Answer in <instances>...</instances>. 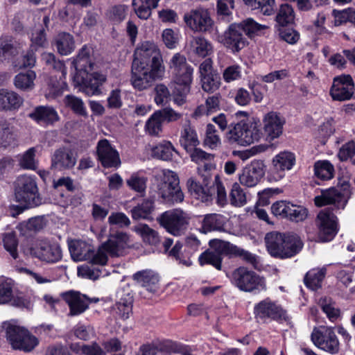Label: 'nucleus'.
I'll list each match as a JSON object with an SVG mask.
<instances>
[{
    "mask_svg": "<svg viewBox=\"0 0 355 355\" xmlns=\"http://www.w3.org/2000/svg\"><path fill=\"white\" fill-rule=\"evenodd\" d=\"M265 242L269 254L279 259L291 258L297 254L303 247L300 238L293 233L270 232L266 234Z\"/></svg>",
    "mask_w": 355,
    "mask_h": 355,
    "instance_id": "obj_1",
    "label": "nucleus"
},
{
    "mask_svg": "<svg viewBox=\"0 0 355 355\" xmlns=\"http://www.w3.org/2000/svg\"><path fill=\"white\" fill-rule=\"evenodd\" d=\"M202 184L191 178L187 181V188L190 193L202 202H208L212 200V196L217 194V203L223 206L227 202V193L218 175L215 176L214 181L211 184V178L208 172L202 175Z\"/></svg>",
    "mask_w": 355,
    "mask_h": 355,
    "instance_id": "obj_2",
    "label": "nucleus"
},
{
    "mask_svg": "<svg viewBox=\"0 0 355 355\" xmlns=\"http://www.w3.org/2000/svg\"><path fill=\"white\" fill-rule=\"evenodd\" d=\"M153 187L158 198H161L164 203L174 205L184 200L179 178L175 172L168 171L164 173L163 178L157 180Z\"/></svg>",
    "mask_w": 355,
    "mask_h": 355,
    "instance_id": "obj_3",
    "label": "nucleus"
},
{
    "mask_svg": "<svg viewBox=\"0 0 355 355\" xmlns=\"http://www.w3.org/2000/svg\"><path fill=\"white\" fill-rule=\"evenodd\" d=\"M128 241L129 237L126 233L119 232L110 234L108 239L99 246L94 256V262L96 264L104 266L107 262L108 255L112 257L123 256Z\"/></svg>",
    "mask_w": 355,
    "mask_h": 355,
    "instance_id": "obj_4",
    "label": "nucleus"
},
{
    "mask_svg": "<svg viewBox=\"0 0 355 355\" xmlns=\"http://www.w3.org/2000/svg\"><path fill=\"white\" fill-rule=\"evenodd\" d=\"M260 123L254 119L247 122L241 121L229 130L227 138L230 144L241 146L250 145L258 141L262 137Z\"/></svg>",
    "mask_w": 355,
    "mask_h": 355,
    "instance_id": "obj_5",
    "label": "nucleus"
},
{
    "mask_svg": "<svg viewBox=\"0 0 355 355\" xmlns=\"http://www.w3.org/2000/svg\"><path fill=\"white\" fill-rule=\"evenodd\" d=\"M15 196L16 200L27 207H37L42 202L38 192L35 176L23 175L15 181Z\"/></svg>",
    "mask_w": 355,
    "mask_h": 355,
    "instance_id": "obj_6",
    "label": "nucleus"
},
{
    "mask_svg": "<svg viewBox=\"0 0 355 355\" xmlns=\"http://www.w3.org/2000/svg\"><path fill=\"white\" fill-rule=\"evenodd\" d=\"M7 340L14 349L26 352L32 351L38 344V339L24 327L9 323L6 328Z\"/></svg>",
    "mask_w": 355,
    "mask_h": 355,
    "instance_id": "obj_7",
    "label": "nucleus"
},
{
    "mask_svg": "<svg viewBox=\"0 0 355 355\" xmlns=\"http://www.w3.org/2000/svg\"><path fill=\"white\" fill-rule=\"evenodd\" d=\"M164 73V69L132 63L130 82L135 89L143 91L150 87L156 80L162 79Z\"/></svg>",
    "mask_w": 355,
    "mask_h": 355,
    "instance_id": "obj_8",
    "label": "nucleus"
},
{
    "mask_svg": "<svg viewBox=\"0 0 355 355\" xmlns=\"http://www.w3.org/2000/svg\"><path fill=\"white\" fill-rule=\"evenodd\" d=\"M232 283L244 292H260L266 290L264 278L245 267H239L232 274Z\"/></svg>",
    "mask_w": 355,
    "mask_h": 355,
    "instance_id": "obj_9",
    "label": "nucleus"
},
{
    "mask_svg": "<svg viewBox=\"0 0 355 355\" xmlns=\"http://www.w3.org/2000/svg\"><path fill=\"white\" fill-rule=\"evenodd\" d=\"M189 214L180 209L166 211L162 214L157 221L162 227L174 236L184 233L189 224Z\"/></svg>",
    "mask_w": 355,
    "mask_h": 355,
    "instance_id": "obj_10",
    "label": "nucleus"
},
{
    "mask_svg": "<svg viewBox=\"0 0 355 355\" xmlns=\"http://www.w3.org/2000/svg\"><path fill=\"white\" fill-rule=\"evenodd\" d=\"M349 188V183L345 181L342 184V189L331 187L323 190L320 196L315 197V205L317 207L334 205L338 209H344L350 198Z\"/></svg>",
    "mask_w": 355,
    "mask_h": 355,
    "instance_id": "obj_11",
    "label": "nucleus"
},
{
    "mask_svg": "<svg viewBox=\"0 0 355 355\" xmlns=\"http://www.w3.org/2000/svg\"><path fill=\"white\" fill-rule=\"evenodd\" d=\"M134 57L132 63L165 69L160 51L153 42H143L136 49Z\"/></svg>",
    "mask_w": 355,
    "mask_h": 355,
    "instance_id": "obj_12",
    "label": "nucleus"
},
{
    "mask_svg": "<svg viewBox=\"0 0 355 355\" xmlns=\"http://www.w3.org/2000/svg\"><path fill=\"white\" fill-rule=\"evenodd\" d=\"M30 252L33 257L49 263H56L62 257L60 245L49 240L37 241L31 247Z\"/></svg>",
    "mask_w": 355,
    "mask_h": 355,
    "instance_id": "obj_13",
    "label": "nucleus"
},
{
    "mask_svg": "<svg viewBox=\"0 0 355 355\" xmlns=\"http://www.w3.org/2000/svg\"><path fill=\"white\" fill-rule=\"evenodd\" d=\"M169 68L173 74V80L177 85H191L193 69L187 63L184 55L179 53L174 54L170 60Z\"/></svg>",
    "mask_w": 355,
    "mask_h": 355,
    "instance_id": "obj_14",
    "label": "nucleus"
},
{
    "mask_svg": "<svg viewBox=\"0 0 355 355\" xmlns=\"http://www.w3.org/2000/svg\"><path fill=\"white\" fill-rule=\"evenodd\" d=\"M210 244L214 250H207L202 252L198 258L199 263L201 266L211 265L220 270L222 266V254L232 252L234 247L230 243L220 240L211 241Z\"/></svg>",
    "mask_w": 355,
    "mask_h": 355,
    "instance_id": "obj_15",
    "label": "nucleus"
},
{
    "mask_svg": "<svg viewBox=\"0 0 355 355\" xmlns=\"http://www.w3.org/2000/svg\"><path fill=\"white\" fill-rule=\"evenodd\" d=\"M219 42L232 53H238L248 44L241 25L238 23H232L229 25L220 37Z\"/></svg>",
    "mask_w": 355,
    "mask_h": 355,
    "instance_id": "obj_16",
    "label": "nucleus"
},
{
    "mask_svg": "<svg viewBox=\"0 0 355 355\" xmlns=\"http://www.w3.org/2000/svg\"><path fill=\"white\" fill-rule=\"evenodd\" d=\"M90 72L77 73L73 78L75 86H79L80 90L87 96L99 94L100 87L105 81L106 78L103 74Z\"/></svg>",
    "mask_w": 355,
    "mask_h": 355,
    "instance_id": "obj_17",
    "label": "nucleus"
},
{
    "mask_svg": "<svg viewBox=\"0 0 355 355\" xmlns=\"http://www.w3.org/2000/svg\"><path fill=\"white\" fill-rule=\"evenodd\" d=\"M63 300L68 305L69 317L78 316L85 313L92 302H97L98 299L89 298L78 291H69L61 295Z\"/></svg>",
    "mask_w": 355,
    "mask_h": 355,
    "instance_id": "obj_18",
    "label": "nucleus"
},
{
    "mask_svg": "<svg viewBox=\"0 0 355 355\" xmlns=\"http://www.w3.org/2000/svg\"><path fill=\"white\" fill-rule=\"evenodd\" d=\"M184 21L195 32H207L214 24L207 10L202 8L192 9L185 13Z\"/></svg>",
    "mask_w": 355,
    "mask_h": 355,
    "instance_id": "obj_19",
    "label": "nucleus"
},
{
    "mask_svg": "<svg viewBox=\"0 0 355 355\" xmlns=\"http://www.w3.org/2000/svg\"><path fill=\"white\" fill-rule=\"evenodd\" d=\"M320 238L322 241L331 240L338 231L336 216L328 209L319 212L316 219Z\"/></svg>",
    "mask_w": 355,
    "mask_h": 355,
    "instance_id": "obj_20",
    "label": "nucleus"
},
{
    "mask_svg": "<svg viewBox=\"0 0 355 355\" xmlns=\"http://www.w3.org/2000/svg\"><path fill=\"white\" fill-rule=\"evenodd\" d=\"M254 313L257 319L265 320H286L288 316L285 311L269 298H266L254 306Z\"/></svg>",
    "mask_w": 355,
    "mask_h": 355,
    "instance_id": "obj_21",
    "label": "nucleus"
},
{
    "mask_svg": "<svg viewBox=\"0 0 355 355\" xmlns=\"http://www.w3.org/2000/svg\"><path fill=\"white\" fill-rule=\"evenodd\" d=\"M311 338L316 347L325 352L336 354L339 350L338 340L334 330L331 328L327 329L324 332H321L314 328Z\"/></svg>",
    "mask_w": 355,
    "mask_h": 355,
    "instance_id": "obj_22",
    "label": "nucleus"
},
{
    "mask_svg": "<svg viewBox=\"0 0 355 355\" xmlns=\"http://www.w3.org/2000/svg\"><path fill=\"white\" fill-rule=\"evenodd\" d=\"M98 159L105 168H118L121 165V159L118 151L111 145L110 141L103 139L98 141L96 146Z\"/></svg>",
    "mask_w": 355,
    "mask_h": 355,
    "instance_id": "obj_23",
    "label": "nucleus"
},
{
    "mask_svg": "<svg viewBox=\"0 0 355 355\" xmlns=\"http://www.w3.org/2000/svg\"><path fill=\"white\" fill-rule=\"evenodd\" d=\"M354 92V85L349 75L335 77L330 93L334 100L346 101L351 98Z\"/></svg>",
    "mask_w": 355,
    "mask_h": 355,
    "instance_id": "obj_24",
    "label": "nucleus"
},
{
    "mask_svg": "<svg viewBox=\"0 0 355 355\" xmlns=\"http://www.w3.org/2000/svg\"><path fill=\"white\" fill-rule=\"evenodd\" d=\"M265 166L262 162L254 161L246 166L239 175L240 183L247 187H253L259 184L265 175Z\"/></svg>",
    "mask_w": 355,
    "mask_h": 355,
    "instance_id": "obj_25",
    "label": "nucleus"
},
{
    "mask_svg": "<svg viewBox=\"0 0 355 355\" xmlns=\"http://www.w3.org/2000/svg\"><path fill=\"white\" fill-rule=\"evenodd\" d=\"M185 49L189 56L201 58L209 56L213 52L211 43L201 35L190 37Z\"/></svg>",
    "mask_w": 355,
    "mask_h": 355,
    "instance_id": "obj_26",
    "label": "nucleus"
},
{
    "mask_svg": "<svg viewBox=\"0 0 355 355\" xmlns=\"http://www.w3.org/2000/svg\"><path fill=\"white\" fill-rule=\"evenodd\" d=\"M28 116L37 123L43 125H53L60 121V116L54 107L49 105L35 107Z\"/></svg>",
    "mask_w": 355,
    "mask_h": 355,
    "instance_id": "obj_27",
    "label": "nucleus"
},
{
    "mask_svg": "<svg viewBox=\"0 0 355 355\" xmlns=\"http://www.w3.org/2000/svg\"><path fill=\"white\" fill-rule=\"evenodd\" d=\"M69 250L72 259L76 261H80L91 259L94 262V248L85 241L80 240H71L68 242Z\"/></svg>",
    "mask_w": 355,
    "mask_h": 355,
    "instance_id": "obj_28",
    "label": "nucleus"
},
{
    "mask_svg": "<svg viewBox=\"0 0 355 355\" xmlns=\"http://www.w3.org/2000/svg\"><path fill=\"white\" fill-rule=\"evenodd\" d=\"M76 163L73 152L67 148L57 149L51 157V168L59 170L72 168Z\"/></svg>",
    "mask_w": 355,
    "mask_h": 355,
    "instance_id": "obj_29",
    "label": "nucleus"
},
{
    "mask_svg": "<svg viewBox=\"0 0 355 355\" xmlns=\"http://www.w3.org/2000/svg\"><path fill=\"white\" fill-rule=\"evenodd\" d=\"M264 131L268 138L274 139L282 133L284 121L276 112L268 113L264 119Z\"/></svg>",
    "mask_w": 355,
    "mask_h": 355,
    "instance_id": "obj_30",
    "label": "nucleus"
},
{
    "mask_svg": "<svg viewBox=\"0 0 355 355\" xmlns=\"http://www.w3.org/2000/svg\"><path fill=\"white\" fill-rule=\"evenodd\" d=\"M132 277L138 284L146 288L148 291L155 293L157 291L159 277L152 270L139 271L134 274Z\"/></svg>",
    "mask_w": 355,
    "mask_h": 355,
    "instance_id": "obj_31",
    "label": "nucleus"
},
{
    "mask_svg": "<svg viewBox=\"0 0 355 355\" xmlns=\"http://www.w3.org/2000/svg\"><path fill=\"white\" fill-rule=\"evenodd\" d=\"M23 103V98L16 92L5 89H0V110H15Z\"/></svg>",
    "mask_w": 355,
    "mask_h": 355,
    "instance_id": "obj_32",
    "label": "nucleus"
},
{
    "mask_svg": "<svg viewBox=\"0 0 355 355\" xmlns=\"http://www.w3.org/2000/svg\"><path fill=\"white\" fill-rule=\"evenodd\" d=\"M180 143L188 152L200 144L197 133L195 129L191 125L189 121H187L182 127Z\"/></svg>",
    "mask_w": 355,
    "mask_h": 355,
    "instance_id": "obj_33",
    "label": "nucleus"
},
{
    "mask_svg": "<svg viewBox=\"0 0 355 355\" xmlns=\"http://www.w3.org/2000/svg\"><path fill=\"white\" fill-rule=\"evenodd\" d=\"M90 49L84 45L78 51L76 58L73 60V64L77 73L92 71L94 63L90 59Z\"/></svg>",
    "mask_w": 355,
    "mask_h": 355,
    "instance_id": "obj_34",
    "label": "nucleus"
},
{
    "mask_svg": "<svg viewBox=\"0 0 355 355\" xmlns=\"http://www.w3.org/2000/svg\"><path fill=\"white\" fill-rule=\"evenodd\" d=\"M55 46L60 55H69L75 49L74 38L69 33L65 32L60 33L55 38Z\"/></svg>",
    "mask_w": 355,
    "mask_h": 355,
    "instance_id": "obj_35",
    "label": "nucleus"
},
{
    "mask_svg": "<svg viewBox=\"0 0 355 355\" xmlns=\"http://www.w3.org/2000/svg\"><path fill=\"white\" fill-rule=\"evenodd\" d=\"M35 78V72L32 70H28L17 73L13 79V84L19 90L30 91L34 88Z\"/></svg>",
    "mask_w": 355,
    "mask_h": 355,
    "instance_id": "obj_36",
    "label": "nucleus"
},
{
    "mask_svg": "<svg viewBox=\"0 0 355 355\" xmlns=\"http://www.w3.org/2000/svg\"><path fill=\"white\" fill-rule=\"evenodd\" d=\"M276 28L286 27L295 21V12L288 3H283L279 6L275 17Z\"/></svg>",
    "mask_w": 355,
    "mask_h": 355,
    "instance_id": "obj_37",
    "label": "nucleus"
},
{
    "mask_svg": "<svg viewBox=\"0 0 355 355\" xmlns=\"http://www.w3.org/2000/svg\"><path fill=\"white\" fill-rule=\"evenodd\" d=\"M18 53L12 37L6 36L0 38V62H9Z\"/></svg>",
    "mask_w": 355,
    "mask_h": 355,
    "instance_id": "obj_38",
    "label": "nucleus"
},
{
    "mask_svg": "<svg viewBox=\"0 0 355 355\" xmlns=\"http://www.w3.org/2000/svg\"><path fill=\"white\" fill-rule=\"evenodd\" d=\"M223 218L220 214H209L205 216L200 227V232L207 233L212 231H220L223 228Z\"/></svg>",
    "mask_w": 355,
    "mask_h": 355,
    "instance_id": "obj_39",
    "label": "nucleus"
},
{
    "mask_svg": "<svg viewBox=\"0 0 355 355\" xmlns=\"http://www.w3.org/2000/svg\"><path fill=\"white\" fill-rule=\"evenodd\" d=\"M134 230L141 236L144 243L150 245H157L160 243V237L157 231L146 224H139L134 227Z\"/></svg>",
    "mask_w": 355,
    "mask_h": 355,
    "instance_id": "obj_40",
    "label": "nucleus"
},
{
    "mask_svg": "<svg viewBox=\"0 0 355 355\" xmlns=\"http://www.w3.org/2000/svg\"><path fill=\"white\" fill-rule=\"evenodd\" d=\"M325 274V268H314L309 270L306 274L304 279L306 286L313 291L320 288Z\"/></svg>",
    "mask_w": 355,
    "mask_h": 355,
    "instance_id": "obj_41",
    "label": "nucleus"
},
{
    "mask_svg": "<svg viewBox=\"0 0 355 355\" xmlns=\"http://www.w3.org/2000/svg\"><path fill=\"white\" fill-rule=\"evenodd\" d=\"M314 175L321 180H328L333 178L334 167L327 160H319L314 164Z\"/></svg>",
    "mask_w": 355,
    "mask_h": 355,
    "instance_id": "obj_42",
    "label": "nucleus"
},
{
    "mask_svg": "<svg viewBox=\"0 0 355 355\" xmlns=\"http://www.w3.org/2000/svg\"><path fill=\"white\" fill-rule=\"evenodd\" d=\"M332 16L334 18V25L341 26L349 23L355 26V9L349 8L342 10H333Z\"/></svg>",
    "mask_w": 355,
    "mask_h": 355,
    "instance_id": "obj_43",
    "label": "nucleus"
},
{
    "mask_svg": "<svg viewBox=\"0 0 355 355\" xmlns=\"http://www.w3.org/2000/svg\"><path fill=\"white\" fill-rule=\"evenodd\" d=\"M64 103L66 107L71 110L76 114L84 117L87 116L86 106L81 98L74 95L69 94L64 97Z\"/></svg>",
    "mask_w": 355,
    "mask_h": 355,
    "instance_id": "obj_44",
    "label": "nucleus"
},
{
    "mask_svg": "<svg viewBox=\"0 0 355 355\" xmlns=\"http://www.w3.org/2000/svg\"><path fill=\"white\" fill-rule=\"evenodd\" d=\"M153 209L154 200L146 199L131 210L132 217L135 220L147 219Z\"/></svg>",
    "mask_w": 355,
    "mask_h": 355,
    "instance_id": "obj_45",
    "label": "nucleus"
},
{
    "mask_svg": "<svg viewBox=\"0 0 355 355\" xmlns=\"http://www.w3.org/2000/svg\"><path fill=\"white\" fill-rule=\"evenodd\" d=\"M295 157L289 152H282L278 154L273 159V165L277 170H290L295 164Z\"/></svg>",
    "mask_w": 355,
    "mask_h": 355,
    "instance_id": "obj_46",
    "label": "nucleus"
},
{
    "mask_svg": "<svg viewBox=\"0 0 355 355\" xmlns=\"http://www.w3.org/2000/svg\"><path fill=\"white\" fill-rule=\"evenodd\" d=\"M152 151L155 157L163 160H170L174 153H178L169 141H163L159 144L153 148Z\"/></svg>",
    "mask_w": 355,
    "mask_h": 355,
    "instance_id": "obj_47",
    "label": "nucleus"
},
{
    "mask_svg": "<svg viewBox=\"0 0 355 355\" xmlns=\"http://www.w3.org/2000/svg\"><path fill=\"white\" fill-rule=\"evenodd\" d=\"M245 3L254 10H260L265 15H270L275 11V0H243Z\"/></svg>",
    "mask_w": 355,
    "mask_h": 355,
    "instance_id": "obj_48",
    "label": "nucleus"
},
{
    "mask_svg": "<svg viewBox=\"0 0 355 355\" xmlns=\"http://www.w3.org/2000/svg\"><path fill=\"white\" fill-rule=\"evenodd\" d=\"M147 178L139 173H133L128 179L126 180L128 187L139 193L145 192L147 184Z\"/></svg>",
    "mask_w": 355,
    "mask_h": 355,
    "instance_id": "obj_49",
    "label": "nucleus"
},
{
    "mask_svg": "<svg viewBox=\"0 0 355 355\" xmlns=\"http://www.w3.org/2000/svg\"><path fill=\"white\" fill-rule=\"evenodd\" d=\"M132 6L137 16L141 19H148L155 8L148 0H132Z\"/></svg>",
    "mask_w": 355,
    "mask_h": 355,
    "instance_id": "obj_50",
    "label": "nucleus"
},
{
    "mask_svg": "<svg viewBox=\"0 0 355 355\" xmlns=\"http://www.w3.org/2000/svg\"><path fill=\"white\" fill-rule=\"evenodd\" d=\"M162 123L157 112H155L146 122L145 130L150 136H159L162 132Z\"/></svg>",
    "mask_w": 355,
    "mask_h": 355,
    "instance_id": "obj_51",
    "label": "nucleus"
},
{
    "mask_svg": "<svg viewBox=\"0 0 355 355\" xmlns=\"http://www.w3.org/2000/svg\"><path fill=\"white\" fill-rule=\"evenodd\" d=\"M319 305L331 321L334 322L339 318L340 309L335 307L334 303L332 302L330 298L320 299Z\"/></svg>",
    "mask_w": 355,
    "mask_h": 355,
    "instance_id": "obj_52",
    "label": "nucleus"
},
{
    "mask_svg": "<svg viewBox=\"0 0 355 355\" xmlns=\"http://www.w3.org/2000/svg\"><path fill=\"white\" fill-rule=\"evenodd\" d=\"M3 243L5 250L14 259H16L18 257V240L16 234L12 232L4 234Z\"/></svg>",
    "mask_w": 355,
    "mask_h": 355,
    "instance_id": "obj_53",
    "label": "nucleus"
},
{
    "mask_svg": "<svg viewBox=\"0 0 355 355\" xmlns=\"http://www.w3.org/2000/svg\"><path fill=\"white\" fill-rule=\"evenodd\" d=\"M204 145L211 149H216L220 145V139L217 134V130L213 124L209 123L206 127Z\"/></svg>",
    "mask_w": 355,
    "mask_h": 355,
    "instance_id": "obj_54",
    "label": "nucleus"
},
{
    "mask_svg": "<svg viewBox=\"0 0 355 355\" xmlns=\"http://www.w3.org/2000/svg\"><path fill=\"white\" fill-rule=\"evenodd\" d=\"M201 87L207 93H214L220 86V78L216 73L211 76L200 78Z\"/></svg>",
    "mask_w": 355,
    "mask_h": 355,
    "instance_id": "obj_55",
    "label": "nucleus"
},
{
    "mask_svg": "<svg viewBox=\"0 0 355 355\" xmlns=\"http://www.w3.org/2000/svg\"><path fill=\"white\" fill-rule=\"evenodd\" d=\"M238 24L241 25L243 33L250 37L257 35L261 31L267 28L266 26L257 23L252 18H248Z\"/></svg>",
    "mask_w": 355,
    "mask_h": 355,
    "instance_id": "obj_56",
    "label": "nucleus"
},
{
    "mask_svg": "<svg viewBox=\"0 0 355 355\" xmlns=\"http://www.w3.org/2000/svg\"><path fill=\"white\" fill-rule=\"evenodd\" d=\"M36 149L30 148L21 157L19 160V166L24 169L35 170L37 168V161L35 158Z\"/></svg>",
    "mask_w": 355,
    "mask_h": 355,
    "instance_id": "obj_57",
    "label": "nucleus"
},
{
    "mask_svg": "<svg viewBox=\"0 0 355 355\" xmlns=\"http://www.w3.org/2000/svg\"><path fill=\"white\" fill-rule=\"evenodd\" d=\"M114 310L116 313L123 320L128 319L132 311V300L130 297L128 299H121L117 302L114 306Z\"/></svg>",
    "mask_w": 355,
    "mask_h": 355,
    "instance_id": "obj_58",
    "label": "nucleus"
},
{
    "mask_svg": "<svg viewBox=\"0 0 355 355\" xmlns=\"http://www.w3.org/2000/svg\"><path fill=\"white\" fill-rule=\"evenodd\" d=\"M42 60L50 68H53L58 71H60L62 76L66 74V69L64 62L60 60H56L55 56L53 53H42Z\"/></svg>",
    "mask_w": 355,
    "mask_h": 355,
    "instance_id": "obj_59",
    "label": "nucleus"
},
{
    "mask_svg": "<svg viewBox=\"0 0 355 355\" xmlns=\"http://www.w3.org/2000/svg\"><path fill=\"white\" fill-rule=\"evenodd\" d=\"M12 297L11 280L0 279V304L10 302Z\"/></svg>",
    "mask_w": 355,
    "mask_h": 355,
    "instance_id": "obj_60",
    "label": "nucleus"
},
{
    "mask_svg": "<svg viewBox=\"0 0 355 355\" xmlns=\"http://www.w3.org/2000/svg\"><path fill=\"white\" fill-rule=\"evenodd\" d=\"M230 200L233 205L241 207L245 204L246 196L238 183H234L230 193Z\"/></svg>",
    "mask_w": 355,
    "mask_h": 355,
    "instance_id": "obj_61",
    "label": "nucleus"
},
{
    "mask_svg": "<svg viewBox=\"0 0 355 355\" xmlns=\"http://www.w3.org/2000/svg\"><path fill=\"white\" fill-rule=\"evenodd\" d=\"M277 29L280 39L290 44H294L300 40V33L293 28L278 27Z\"/></svg>",
    "mask_w": 355,
    "mask_h": 355,
    "instance_id": "obj_62",
    "label": "nucleus"
},
{
    "mask_svg": "<svg viewBox=\"0 0 355 355\" xmlns=\"http://www.w3.org/2000/svg\"><path fill=\"white\" fill-rule=\"evenodd\" d=\"M288 219L293 222H301L304 220L308 216V211L302 206L291 203Z\"/></svg>",
    "mask_w": 355,
    "mask_h": 355,
    "instance_id": "obj_63",
    "label": "nucleus"
},
{
    "mask_svg": "<svg viewBox=\"0 0 355 355\" xmlns=\"http://www.w3.org/2000/svg\"><path fill=\"white\" fill-rule=\"evenodd\" d=\"M241 76V67L238 64L229 66L223 72V78L226 83L239 80Z\"/></svg>",
    "mask_w": 355,
    "mask_h": 355,
    "instance_id": "obj_64",
    "label": "nucleus"
}]
</instances>
